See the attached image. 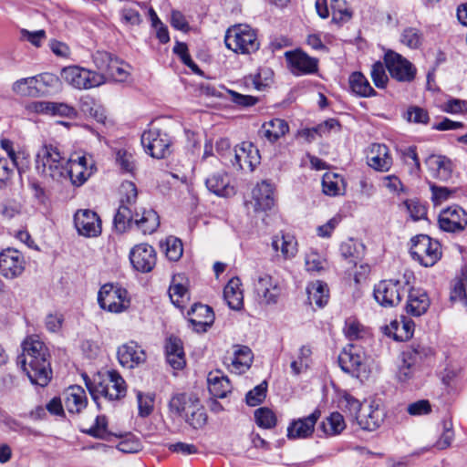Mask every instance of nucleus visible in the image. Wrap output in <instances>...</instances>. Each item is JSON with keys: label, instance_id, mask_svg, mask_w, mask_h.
<instances>
[{"label": "nucleus", "instance_id": "nucleus-51", "mask_svg": "<svg viewBox=\"0 0 467 467\" xmlns=\"http://www.w3.org/2000/svg\"><path fill=\"white\" fill-rule=\"evenodd\" d=\"M255 421L258 426L265 429H271L276 424L275 413L268 408H259L254 411Z\"/></svg>", "mask_w": 467, "mask_h": 467}, {"label": "nucleus", "instance_id": "nucleus-58", "mask_svg": "<svg viewBox=\"0 0 467 467\" xmlns=\"http://www.w3.org/2000/svg\"><path fill=\"white\" fill-rule=\"evenodd\" d=\"M339 407L343 410L348 411L350 416L356 419L361 410V403L353 396L346 393L339 400Z\"/></svg>", "mask_w": 467, "mask_h": 467}, {"label": "nucleus", "instance_id": "nucleus-34", "mask_svg": "<svg viewBox=\"0 0 467 467\" xmlns=\"http://www.w3.org/2000/svg\"><path fill=\"white\" fill-rule=\"evenodd\" d=\"M288 130L289 126L285 120L282 119H273L262 125L259 135L269 142L274 143L281 137H284Z\"/></svg>", "mask_w": 467, "mask_h": 467}, {"label": "nucleus", "instance_id": "nucleus-39", "mask_svg": "<svg viewBox=\"0 0 467 467\" xmlns=\"http://www.w3.org/2000/svg\"><path fill=\"white\" fill-rule=\"evenodd\" d=\"M322 191L327 196L343 195L346 191L344 178L334 172H326L322 177Z\"/></svg>", "mask_w": 467, "mask_h": 467}, {"label": "nucleus", "instance_id": "nucleus-59", "mask_svg": "<svg viewBox=\"0 0 467 467\" xmlns=\"http://www.w3.org/2000/svg\"><path fill=\"white\" fill-rule=\"evenodd\" d=\"M454 439V432L452 430V422L451 420L443 421V431L435 443L438 450H445L451 446Z\"/></svg>", "mask_w": 467, "mask_h": 467}, {"label": "nucleus", "instance_id": "nucleus-42", "mask_svg": "<svg viewBox=\"0 0 467 467\" xmlns=\"http://www.w3.org/2000/svg\"><path fill=\"white\" fill-rule=\"evenodd\" d=\"M185 421L193 429L202 428L207 421V414L204 407L201 404L200 400L196 397L192 401L186 413L183 415Z\"/></svg>", "mask_w": 467, "mask_h": 467}, {"label": "nucleus", "instance_id": "nucleus-64", "mask_svg": "<svg viewBox=\"0 0 467 467\" xmlns=\"http://www.w3.org/2000/svg\"><path fill=\"white\" fill-rule=\"evenodd\" d=\"M226 92L229 94V99L234 104L241 107L254 106L258 102V99L250 95H243L236 91L227 89Z\"/></svg>", "mask_w": 467, "mask_h": 467}, {"label": "nucleus", "instance_id": "nucleus-8", "mask_svg": "<svg viewBox=\"0 0 467 467\" xmlns=\"http://www.w3.org/2000/svg\"><path fill=\"white\" fill-rule=\"evenodd\" d=\"M98 302L101 308L111 313H121L130 307L128 291L112 284H105L99 289Z\"/></svg>", "mask_w": 467, "mask_h": 467}, {"label": "nucleus", "instance_id": "nucleus-50", "mask_svg": "<svg viewBox=\"0 0 467 467\" xmlns=\"http://www.w3.org/2000/svg\"><path fill=\"white\" fill-rule=\"evenodd\" d=\"M390 327L395 329L394 337L397 340H407L413 335L414 323L410 320H403L401 323L393 321Z\"/></svg>", "mask_w": 467, "mask_h": 467}, {"label": "nucleus", "instance_id": "nucleus-52", "mask_svg": "<svg viewBox=\"0 0 467 467\" xmlns=\"http://www.w3.org/2000/svg\"><path fill=\"white\" fill-rule=\"evenodd\" d=\"M332 20L335 23L347 22L351 18V12L346 7L344 0H331Z\"/></svg>", "mask_w": 467, "mask_h": 467}, {"label": "nucleus", "instance_id": "nucleus-46", "mask_svg": "<svg viewBox=\"0 0 467 467\" xmlns=\"http://www.w3.org/2000/svg\"><path fill=\"white\" fill-rule=\"evenodd\" d=\"M12 90L16 95L22 97H34L38 93V88L36 83V78H23L12 85Z\"/></svg>", "mask_w": 467, "mask_h": 467}, {"label": "nucleus", "instance_id": "nucleus-11", "mask_svg": "<svg viewBox=\"0 0 467 467\" xmlns=\"http://www.w3.org/2000/svg\"><path fill=\"white\" fill-rule=\"evenodd\" d=\"M421 348L418 346L410 351L403 352L398 365L396 378L400 383L417 385L421 379V371L417 358L421 355Z\"/></svg>", "mask_w": 467, "mask_h": 467}, {"label": "nucleus", "instance_id": "nucleus-27", "mask_svg": "<svg viewBox=\"0 0 467 467\" xmlns=\"http://www.w3.org/2000/svg\"><path fill=\"white\" fill-rule=\"evenodd\" d=\"M321 413L316 410L309 416L293 420L287 428V437L289 439L307 438L313 431L314 427L319 419Z\"/></svg>", "mask_w": 467, "mask_h": 467}, {"label": "nucleus", "instance_id": "nucleus-60", "mask_svg": "<svg viewBox=\"0 0 467 467\" xmlns=\"http://www.w3.org/2000/svg\"><path fill=\"white\" fill-rule=\"evenodd\" d=\"M403 204L413 221L421 220L426 216L427 209L418 200H406Z\"/></svg>", "mask_w": 467, "mask_h": 467}, {"label": "nucleus", "instance_id": "nucleus-25", "mask_svg": "<svg viewBox=\"0 0 467 467\" xmlns=\"http://www.w3.org/2000/svg\"><path fill=\"white\" fill-rule=\"evenodd\" d=\"M367 162L378 171H388L392 165L389 148L384 144H372L367 154Z\"/></svg>", "mask_w": 467, "mask_h": 467}, {"label": "nucleus", "instance_id": "nucleus-10", "mask_svg": "<svg viewBox=\"0 0 467 467\" xmlns=\"http://www.w3.org/2000/svg\"><path fill=\"white\" fill-rule=\"evenodd\" d=\"M93 61L99 74H103L106 78V82L109 79L118 82L125 81L130 73L122 61L112 54L105 51H98L93 56Z\"/></svg>", "mask_w": 467, "mask_h": 467}, {"label": "nucleus", "instance_id": "nucleus-22", "mask_svg": "<svg viewBox=\"0 0 467 467\" xmlns=\"http://www.w3.org/2000/svg\"><path fill=\"white\" fill-rule=\"evenodd\" d=\"M407 301L405 311L412 317H420L427 312L430 307L431 300L427 293L421 288L408 286Z\"/></svg>", "mask_w": 467, "mask_h": 467}, {"label": "nucleus", "instance_id": "nucleus-49", "mask_svg": "<svg viewBox=\"0 0 467 467\" xmlns=\"http://www.w3.org/2000/svg\"><path fill=\"white\" fill-rule=\"evenodd\" d=\"M169 296L175 306L182 309L189 300L188 289L182 284L172 283L169 288Z\"/></svg>", "mask_w": 467, "mask_h": 467}, {"label": "nucleus", "instance_id": "nucleus-38", "mask_svg": "<svg viewBox=\"0 0 467 467\" xmlns=\"http://www.w3.org/2000/svg\"><path fill=\"white\" fill-rule=\"evenodd\" d=\"M207 381L209 391L215 398L223 399L232 390V386L228 378L220 375L219 371L210 372Z\"/></svg>", "mask_w": 467, "mask_h": 467}, {"label": "nucleus", "instance_id": "nucleus-61", "mask_svg": "<svg viewBox=\"0 0 467 467\" xmlns=\"http://www.w3.org/2000/svg\"><path fill=\"white\" fill-rule=\"evenodd\" d=\"M272 71L269 68H261L256 75L250 77L254 88L257 90H264L271 82Z\"/></svg>", "mask_w": 467, "mask_h": 467}, {"label": "nucleus", "instance_id": "nucleus-6", "mask_svg": "<svg viewBox=\"0 0 467 467\" xmlns=\"http://www.w3.org/2000/svg\"><path fill=\"white\" fill-rule=\"evenodd\" d=\"M410 254L421 265L433 266L441 257V244L429 235L419 234L411 239Z\"/></svg>", "mask_w": 467, "mask_h": 467}, {"label": "nucleus", "instance_id": "nucleus-40", "mask_svg": "<svg viewBox=\"0 0 467 467\" xmlns=\"http://www.w3.org/2000/svg\"><path fill=\"white\" fill-rule=\"evenodd\" d=\"M306 293L309 304H315L318 307H323L327 305L329 298L327 285L318 280L307 285Z\"/></svg>", "mask_w": 467, "mask_h": 467}, {"label": "nucleus", "instance_id": "nucleus-36", "mask_svg": "<svg viewBox=\"0 0 467 467\" xmlns=\"http://www.w3.org/2000/svg\"><path fill=\"white\" fill-rule=\"evenodd\" d=\"M241 281L238 277L229 280L223 289V297L231 309L239 310L244 305V296L241 290Z\"/></svg>", "mask_w": 467, "mask_h": 467}, {"label": "nucleus", "instance_id": "nucleus-35", "mask_svg": "<svg viewBox=\"0 0 467 467\" xmlns=\"http://www.w3.org/2000/svg\"><path fill=\"white\" fill-rule=\"evenodd\" d=\"M274 192L272 185L266 182L258 183L253 190V199L256 211H267L274 205Z\"/></svg>", "mask_w": 467, "mask_h": 467}, {"label": "nucleus", "instance_id": "nucleus-32", "mask_svg": "<svg viewBox=\"0 0 467 467\" xmlns=\"http://www.w3.org/2000/svg\"><path fill=\"white\" fill-rule=\"evenodd\" d=\"M253 359V352L247 346L236 345L234 357L231 359L230 369L235 374H243L250 368Z\"/></svg>", "mask_w": 467, "mask_h": 467}, {"label": "nucleus", "instance_id": "nucleus-41", "mask_svg": "<svg viewBox=\"0 0 467 467\" xmlns=\"http://www.w3.org/2000/svg\"><path fill=\"white\" fill-rule=\"evenodd\" d=\"M115 163L122 173L134 174L137 170V161L134 150L130 148H121L115 150Z\"/></svg>", "mask_w": 467, "mask_h": 467}, {"label": "nucleus", "instance_id": "nucleus-56", "mask_svg": "<svg viewBox=\"0 0 467 467\" xmlns=\"http://www.w3.org/2000/svg\"><path fill=\"white\" fill-rule=\"evenodd\" d=\"M404 118L409 121L416 124H427L430 120L428 111L418 106L410 107Z\"/></svg>", "mask_w": 467, "mask_h": 467}, {"label": "nucleus", "instance_id": "nucleus-53", "mask_svg": "<svg viewBox=\"0 0 467 467\" xmlns=\"http://www.w3.org/2000/svg\"><path fill=\"white\" fill-rule=\"evenodd\" d=\"M266 391L267 383L266 381H263L259 385L254 387L253 389L247 392L245 396L247 405L254 407L262 403L266 397Z\"/></svg>", "mask_w": 467, "mask_h": 467}, {"label": "nucleus", "instance_id": "nucleus-37", "mask_svg": "<svg viewBox=\"0 0 467 467\" xmlns=\"http://www.w3.org/2000/svg\"><path fill=\"white\" fill-rule=\"evenodd\" d=\"M208 190L219 196H228L233 192L228 175L225 171H217L205 180Z\"/></svg>", "mask_w": 467, "mask_h": 467}, {"label": "nucleus", "instance_id": "nucleus-31", "mask_svg": "<svg viewBox=\"0 0 467 467\" xmlns=\"http://www.w3.org/2000/svg\"><path fill=\"white\" fill-rule=\"evenodd\" d=\"M166 360L174 369H182L186 365L182 342L180 338L170 337L165 345Z\"/></svg>", "mask_w": 467, "mask_h": 467}, {"label": "nucleus", "instance_id": "nucleus-20", "mask_svg": "<svg viewBox=\"0 0 467 467\" xmlns=\"http://www.w3.org/2000/svg\"><path fill=\"white\" fill-rule=\"evenodd\" d=\"M130 259L137 271L149 273L156 265V252L152 246L140 244L131 249Z\"/></svg>", "mask_w": 467, "mask_h": 467}, {"label": "nucleus", "instance_id": "nucleus-21", "mask_svg": "<svg viewBox=\"0 0 467 467\" xmlns=\"http://www.w3.org/2000/svg\"><path fill=\"white\" fill-rule=\"evenodd\" d=\"M294 75L313 74L317 71V60L300 50L287 51L285 54Z\"/></svg>", "mask_w": 467, "mask_h": 467}, {"label": "nucleus", "instance_id": "nucleus-48", "mask_svg": "<svg viewBox=\"0 0 467 467\" xmlns=\"http://www.w3.org/2000/svg\"><path fill=\"white\" fill-rule=\"evenodd\" d=\"M324 431L328 435H336L340 433L346 427L343 416L338 412H333L321 424Z\"/></svg>", "mask_w": 467, "mask_h": 467}, {"label": "nucleus", "instance_id": "nucleus-15", "mask_svg": "<svg viewBox=\"0 0 467 467\" xmlns=\"http://www.w3.org/2000/svg\"><path fill=\"white\" fill-rule=\"evenodd\" d=\"M384 61L392 78L401 82H410L414 79L416 68L401 55L388 51Z\"/></svg>", "mask_w": 467, "mask_h": 467}, {"label": "nucleus", "instance_id": "nucleus-3", "mask_svg": "<svg viewBox=\"0 0 467 467\" xmlns=\"http://www.w3.org/2000/svg\"><path fill=\"white\" fill-rule=\"evenodd\" d=\"M83 379L98 407H100L98 401L100 397L109 400H116L126 395L127 387L125 380L116 370H109L103 375L98 374L92 379L84 374Z\"/></svg>", "mask_w": 467, "mask_h": 467}, {"label": "nucleus", "instance_id": "nucleus-28", "mask_svg": "<svg viewBox=\"0 0 467 467\" xmlns=\"http://www.w3.org/2000/svg\"><path fill=\"white\" fill-rule=\"evenodd\" d=\"M271 246L285 260H290L297 254V241L294 235L279 232L272 237Z\"/></svg>", "mask_w": 467, "mask_h": 467}, {"label": "nucleus", "instance_id": "nucleus-2", "mask_svg": "<svg viewBox=\"0 0 467 467\" xmlns=\"http://www.w3.org/2000/svg\"><path fill=\"white\" fill-rule=\"evenodd\" d=\"M22 349V354L17 357V364L33 384L47 386L51 379L52 370L48 349L44 342L38 337L31 336L23 341Z\"/></svg>", "mask_w": 467, "mask_h": 467}, {"label": "nucleus", "instance_id": "nucleus-14", "mask_svg": "<svg viewBox=\"0 0 467 467\" xmlns=\"http://www.w3.org/2000/svg\"><path fill=\"white\" fill-rule=\"evenodd\" d=\"M67 173L64 180L67 178L75 186L83 185L95 172V161L91 156H78V159L68 158Z\"/></svg>", "mask_w": 467, "mask_h": 467}, {"label": "nucleus", "instance_id": "nucleus-24", "mask_svg": "<svg viewBox=\"0 0 467 467\" xmlns=\"http://www.w3.org/2000/svg\"><path fill=\"white\" fill-rule=\"evenodd\" d=\"M189 322L197 332H205L214 321L213 309L202 304H194L188 311Z\"/></svg>", "mask_w": 467, "mask_h": 467}, {"label": "nucleus", "instance_id": "nucleus-9", "mask_svg": "<svg viewBox=\"0 0 467 467\" xmlns=\"http://www.w3.org/2000/svg\"><path fill=\"white\" fill-rule=\"evenodd\" d=\"M409 283L400 280H383L374 288V297L382 306L392 307L399 305L408 291Z\"/></svg>", "mask_w": 467, "mask_h": 467}, {"label": "nucleus", "instance_id": "nucleus-5", "mask_svg": "<svg viewBox=\"0 0 467 467\" xmlns=\"http://www.w3.org/2000/svg\"><path fill=\"white\" fill-rule=\"evenodd\" d=\"M224 42L229 49L241 54L254 53L260 45L255 31L248 25H236L229 28Z\"/></svg>", "mask_w": 467, "mask_h": 467}, {"label": "nucleus", "instance_id": "nucleus-45", "mask_svg": "<svg viewBox=\"0 0 467 467\" xmlns=\"http://www.w3.org/2000/svg\"><path fill=\"white\" fill-rule=\"evenodd\" d=\"M196 395L192 393H178L171 397L169 407L171 412L183 418L188 407L195 401Z\"/></svg>", "mask_w": 467, "mask_h": 467}, {"label": "nucleus", "instance_id": "nucleus-23", "mask_svg": "<svg viewBox=\"0 0 467 467\" xmlns=\"http://www.w3.org/2000/svg\"><path fill=\"white\" fill-rule=\"evenodd\" d=\"M364 356L354 346L349 345L338 356V364L341 369L353 377H358L363 366Z\"/></svg>", "mask_w": 467, "mask_h": 467}, {"label": "nucleus", "instance_id": "nucleus-44", "mask_svg": "<svg viewBox=\"0 0 467 467\" xmlns=\"http://www.w3.org/2000/svg\"><path fill=\"white\" fill-rule=\"evenodd\" d=\"M364 245L355 239H348L340 245V254L349 264L356 265L362 257L364 253Z\"/></svg>", "mask_w": 467, "mask_h": 467}, {"label": "nucleus", "instance_id": "nucleus-55", "mask_svg": "<svg viewBox=\"0 0 467 467\" xmlns=\"http://www.w3.org/2000/svg\"><path fill=\"white\" fill-rule=\"evenodd\" d=\"M139 5L137 3H130L124 6L121 10L122 19L131 26H139L141 21V16L138 10Z\"/></svg>", "mask_w": 467, "mask_h": 467}, {"label": "nucleus", "instance_id": "nucleus-29", "mask_svg": "<svg viewBox=\"0 0 467 467\" xmlns=\"http://www.w3.org/2000/svg\"><path fill=\"white\" fill-rule=\"evenodd\" d=\"M425 163L431 175L442 182H447L451 177L452 173V161L442 155H431Z\"/></svg>", "mask_w": 467, "mask_h": 467}, {"label": "nucleus", "instance_id": "nucleus-63", "mask_svg": "<svg viewBox=\"0 0 467 467\" xmlns=\"http://www.w3.org/2000/svg\"><path fill=\"white\" fill-rule=\"evenodd\" d=\"M467 275L464 274L455 282L451 292L450 298L451 301H462L466 297Z\"/></svg>", "mask_w": 467, "mask_h": 467}, {"label": "nucleus", "instance_id": "nucleus-1", "mask_svg": "<svg viewBox=\"0 0 467 467\" xmlns=\"http://www.w3.org/2000/svg\"><path fill=\"white\" fill-rule=\"evenodd\" d=\"M119 206L114 216V225L123 233L135 224L144 234L154 233L160 225L159 215L152 209L136 206L138 189L134 182H123L119 186Z\"/></svg>", "mask_w": 467, "mask_h": 467}, {"label": "nucleus", "instance_id": "nucleus-16", "mask_svg": "<svg viewBox=\"0 0 467 467\" xmlns=\"http://www.w3.org/2000/svg\"><path fill=\"white\" fill-rule=\"evenodd\" d=\"M441 230L448 233H461L467 226V213L459 205L443 209L438 218Z\"/></svg>", "mask_w": 467, "mask_h": 467}, {"label": "nucleus", "instance_id": "nucleus-30", "mask_svg": "<svg viewBox=\"0 0 467 467\" xmlns=\"http://www.w3.org/2000/svg\"><path fill=\"white\" fill-rule=\"evenodd\" d=\"M64 404L69 413H79L87 407L88 398L83 388L78 385L68 387L64 391Z\"/></svg>", "mask_w": 467, "mask_h": 467}, {"label": "nucleus", "instance_id": "nucleus-19", "mask_svg": "<svg viewBox=\"0 0 467 467\" xmlns=\"http://www.w3.org/2000/svg\"><path fill=\"white\" fill-rule=\"evenodd\" d=\"M74 223L78 234L83 236L96 237L101 233L100 218L93 211H78L74 216Z\"/></svg>", "mask_w": 467, "mask_h": 467}, {"label": "nucleus", "instance_id": "nucleus-18", "mask_svg": "<svg viewBox=\"0 0 467 467\" xmlns=\"http://www.w3.org/2000/svg\"><path fill=\"white\" fill-rule=\"evenodd\" d=\"M233 166L239 170L253 171L260 163L259 150L251 142H242L234 149Z\"/></svg>", "mask_w": 467, "mask_h": 467}, {"label": "nucleus", "instance_id": "nucleus-54", "mask_svg": "<svg viewBox=\"0 0 467 467\" xmlns=\"http://www.w3.org/2000/svg\"><path fill=\"white\" fill-rule=\"evenodd\" d=\"M183 248L182 241L178 238L170 236L165 242L166 256L171 261H177L182 255Z\"/></svg>", "mask_w": 467, "mask_h": 467}, {"label": "nucleus", "instance_id": "nucleus-62", "mask_svg": "<svg viewBox=\"0 0 467 467\" xmlns=\"http://www.w3.org/2000/svg\"><path fill=\"white\" fill-rule=\"evenodd\" d=\"M371 78L377 88H383L386 87L389 78L383 63L376 62L373 64L371 68Z\"/></svg>", "mask_w": 467, "mask_h": 467}, {"label": "nucleus", "instance_id": "nucleus-26", "mask_svg": "<svg viewBox=\"0 0 467 467\" xmlns=\"http://www.w3.org/2000/svg\"><path fill=\"white\" fill-rule=\"evenodd\" d=\"M386 413L379 405L369 404L364 408L361 413L356 418L361 429L373 431H376L384 421Z\"/></svg>", "mask_w": 467, "mask_h": 467}, {"label": "nucleus", "instance_id": "nucleus-4", "mask_svg": "<svg viewBox=\"0 0 467 467\" xmlns=\"http://www.w3.org/2000/svg\"><path fill=\"white\" fill-rule=\"evenodd\" d=\"M67 160L59 145L44 143L36 155V169L43 177L62 182L67 173Z\"/></svg>", "mask_w": 467, "mask_h": 467}, {"label": "nucleus", "instance_id": "nucleus-7", "mask_svg": "<svg viewBox=\"0 0 467 467\" xmlns=\"http://www.w3.org/2000/svg\"><path fill=\"white\" fill-rule=\"evenodd\" d=\"M62 79L77 89H90L106 83L103 74L78 66L66 67L61 70Z\"/></svg>", "mask_w": 467, "mask_h": 467}, {"label": "nucleus", "instance_id": "nucleus-13", "mask_svg": "<svg viewBox=\"0 0 467 467\" xmlns=\"http://www.w3.org/2000/svg\"><path fill=\"white\" fill-rule=\"evenodd\" d=\"M141 144L152 158L162 159L170 154L171 139L166 132L152 127L141 135Z\"/></svg>", "mask_w": 467, "mask_h": 467}, {"label": "nucleus", "instance_id": "nucleus-33", "mask_svg": "<svg viewBox=\"0 0 467 467\" xmlns=\"http://www.w3.org/2000/svg\"><path fill=\"white\" fill-rule=\"evenodd\" d=\"M118 358L123 367L130 368L145 360V353L140 347L130 342L119 348Z\"/></svg>", "mask_w": 467, "mask_h": 467}, {"label": "nucleus", "instance_id": "nucleus-43", "mask_svg": "<svg viewBox=\"0 0 467 467\" xmlns=\"http://www.w3.org/2000/svg\"><path fill=\"white\" fill-rule=\"evenodd\" d=\"M349 86L351 90L360 97L366 98L376 95V91L361 72H353L349 76Z\"/></svg>", "mask_w": 467, "mask_h": 467}, {"label": "nucleus", "instance_id": "nucleus-17", "mask_svg": "<svg viewBox=\"0 0 467 467\" xmlns=\"http://www.w3.org/2000/svg\"><path fill=\"white\" fill-rule=\"evenodd\" d=\"M26 268V260L22 253L7 248L0 253V274L8 279L20 276Z\"/></svg>", "mask_w": 467, "mask_h": 467}, {"label": "nucleus", "instance_id": "nucleus-12", "mask_svg": "<svg viewBox=\"0 0 467 467\" xmlns=\"http://www.w3.org/2000/svg\"><path fill=\"white\" fill-rule=\"evenodd\" d=\"M254 291L260 302L265 305L276 304L282 293V287L277 279L270 274L258 272L253 281Z\"/></svg>", "mask_w": 467, "mask_h": 467}, {"label": "nucleus", "instance_id": "nucleus-57", "mask_svg": "<svg viewBox=\"0 0 467 467\" xmlns=\"http://www.w3.org/2000/svg\"><path fill=\"white\" fill-rule=\"evenodd\" d=\"M108 421L105 416H97L94 425L82 431L98 439H106L108 435Z\"/></svg>", "mask_w": 467, "mask_h": 467}, {"label": "nucleus", "instance_id": "nucleus-47", "mask_svg": "<svg viewBox=\"0 0 467 467\" xmlns=\"http://www.w3.org/2000/svg\"><path fill=\"white\" fill-rule=\"evenodd\" d=\"M423 40V35L416 27H407L400 34V42L411 49L419 48Z\"/></svg>", "mask_w": 467, "mask_h": 467}]
</instances>
